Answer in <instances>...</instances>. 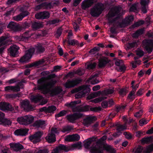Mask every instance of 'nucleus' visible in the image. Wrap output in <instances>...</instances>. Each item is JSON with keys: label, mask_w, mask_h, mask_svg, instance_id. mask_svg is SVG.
<instances>
[{"label": "nucleus", "mask_w": 153, "mask_h": 153, "mask_svg": "<svg viewBox=\"0 0 153 153\" xmlns=\"http://www.w3.org/2000/svg\"><path fill=\"white\" fill-rule=\"evenodd\" d=\"M102 109L100 107H90V111L94 112H98L101 111Z\"/></svg>", "instance_id": "obj_57"}, {"label": "nucleus", "mask_w": 153, "mask_h": 153, "mask_svg": "<svg viewBox=\"0 0 153 153\" xmlns=\"http://www.w3.org/2000/svg\"><path fill=\"white\" fill-rule=\"evenodd\" d=\"M56 148L58 149V150L60 152L63 151H64L65 152H68L70 150L68 147L62 144H59Z\"/></svg>", "instance_id": "obj_32"}, {"label": "nucleus", "mask_w": 153, "mask_h": 153, "mask_svg": "<svg viewBox=\"0 0 153 153\" xmlns=\"http://www.w3.org/2000/svg\"><path fill=\"white\" fill-rule=\"evenodd\" d=\"M137 45V42L136 41H133L128 44L127 48L128 49H131Z\"/></svg>", "instance_id": "obj_49"}, {"label": "nucleus", "mask_w": 153, "mask_h": 153, "mask_svg": "<svg viewBox=\"0 0 153 153\" xmlns=\"http://www.w3.org/2000/svg\"><path fill=\"white\" fill-rule=\"evenodd\" d=\"M56 4V3L55 2L53 3L51 2L48 3L46 2L42 3L43 8L46 9H51L53 8L55 5Z\"/></svg>", "instance_id": "obj_29"}, {"label": "nucleus", "mask_w": 153, "mask_h": 153, "mask_svg": "<svg viewBox=\"0 0 153 153\" xmlns=\"http://www.w3.org/2000/svg\"><path fill=\"white\" fill-rule=\"evenodd\" d=\"M144 48L147 52L151 53L153 50V41L151 39H146L143 41Z\"/></svg>", "instance_id": "obj_6"}, {"label": "nucleus", "mask_w": 153, "mask_h": 153, "mask_svg": "<svg viewBox=\"0 0 153 153\" xmlns=\"http://www.w3.org/2000/svg\"><path fill=\"white\" fill-rule=\"evenodd\" d=\"M81 102V101L80 100H77L72 101L70 103H67L65 104V105L68 107L74 108H75L76 105L77 104L80 103Z\"/></svg>", "instance_id": "obj_31"}, {"label": "nucleus", "mask_w": 153, "mask_h": 153, "mask_svg": "<svg viewBox=\"0 0 153 153\" xmlns=\"http://www.w3.org/2000/svg\"><path fill=\"white\" fill-rule=\"evenodd\" d=\"M139 10V9L138 8L137 4L136 3H134L132 5L129 9L130 12H137Z\"/></svg>", "instance_id": "obj_41"}, {"label": "nucleus", "mask_w": 153, "mask_h": 153, "mask_svg": "<svg viewBox=\"0 0 153 153\" xmlns=\"http://www.w3.org/2000/svg\"><path fill=\"white\" fill-rule=\"evenodd\" d=\"M34 120L33 116L26 115L24 117H19L17 119V121L21 124L27 125L31 123Z\"/></svg>", "instance_id": "obj_5"}, {"label": "nucleus", "mask_w": 153, "mask_h": 153, "mask_svg": "<svg viewBox=\"0 0 153 153\" xmlns=\"http://www.w3.org/2000/svg\"><path fill=\"white\" fill-rule=\"evenodd\" d=\"M127 93V91L126 89L125 88L121 89L119 91V94L123 96L126 95Z\"/></svg>", "instance_id": "obj_55"}, {"label": "nucleus", "mask_w": 153, "mask_h": 153, "mask_svg": "<svg viewBox=\"0 0 153 153\" xmlns=\"http://www.w3.org/2000/svg\"><path fill=\"white\" fill-rule=\"evenodd\" d=\"M73 129V128L72 126H68L63 128L62 131L63 132L69 131Z\"/></svg>", "instance_id": "obj_58"}, {"label": "nucleus", "mask_w": 153, "mask_h": 153, "mask_svg": "<svg viewBox=\"0 0 153 153\" xmlns=\"http://www.w3.org/2000/svg\"><path fill=\"white\" fill-rule=\"evenodd\" d=\"M80 138V136L78 134H73V142L78 141L79 140Z\"/></svg>", "instance_id": "obj_59"}, {"label": "nucleus", "mask_w": 153, "mask_h": 153, "mask_svg": "<svg viewBox=\"0 0 153 153\" xmlns=\"http://www.w3.org/2000/svg\"><path fill=\"white\" fill-rule=\"evenodd\" d=\"M50 16V14L48 12L45 11L36 13L35 17L38 19H44L48 18Z\"/></svg>", "instance_id": "obj_12"}, {"label": "nucleus", "mask_w": 153, "mask_h": 153, "mask_svg": "<svg viewBox=\"0 0 153 153\" xmlns=\"http://www.w3.org/2000/svg\"><path fill=\"white\" fill-rule=\"evenodd\" d=\"M90 106L89 105H85L79 108V111L80 112H86L90 110Z\"/></svg>", "instance_id": "obj_44"}, {"label": "nucleus", "mask_w": 153, "mask_h": 153, "mask_svg": "<svg viewBox=\"0 0 153 153\" xmlns=\"http://www.w3.org/2000/svg\"><path fill=\"white\" fill-rule=\"evenodd\" d=\"M28 128H20L16 129L14 133L16 136H25L28 134Z\"/></svg>", "instance_id": "obj_15"}, {"label": "nucleus", "mask_w": 153, "mask_h": 153, "mask_svg": "<svg viewBox=\"0 0 153 153\" xmlns=\"http://www.w3.org/2000/svg\"><path fill=\"white\" fill-rule=\"evenodd\" d=\"M97 64L96 62L89 63L87 65V68L88 69H94L96 66Z\"/></svg>", "instance_id": "obj_47"}, {"label": "nucleus", "mask_w": 153, "mask_h": 153, "mask_svg": "<svg viewBox=\"0 0 153 153\" xmlns=\"http://www.w3.org/2000/svg\"><path fill=\"white\" fill-rule=\"evenodd\" d=\"M48 150L47 149H44L39 150L36 153H48Z\"/></svg>", "instance_id": "obj_64"}, {"label": "nucleus", "mask_w": 153, "mask_h": 153, "mask_svg": "<svg viewBox=\"0 0 153 153\" xmlns=\"http://www.w3.org/2000/svg\"><path fill=\"white\" fill-rule=\"evenodd\" d=\"M23 18V17L22 16L20 13L14 17V20L16 21H21Z\"/></svg>", "instance_id": "obj_62"}, {"label": "nucleus", "mask_w": 153, "mask_h": 153, "mask_svg": "<svg viewBox=\"0 0 153 153\" xmlns=\"http://www.w3.org/2000/svg\"><path fill=\"white\" fill-rule=\"evenodd\" d=\"M99 67L100 68L104 67L107 64L111 62V60L106 57L100 58L99 61Z\"/></svg>", "instance_id": "obj_19"}, {"label": "nucleus", "mask_w": 153, "mask_h": 153, "mask_svg": "<svg viewBox=\"0 0 153 153\" xmlns=\"http://www.w3.org/2000/svg\"><path fill=\"white\" fill-rule=\"evenodd\" d=\"M43 62V61L41 60L36 61L26 65H25V68H30L33 67H36L42 64Z\"/></svg>", "instance_id": "obj_30"}, {"label": "nucleus", "mask_w": 153, "mask_h": 153, "mask_svg": "<svg viewBox=\"0 0 153 153\" xmlns=\"http://www.w3.org/2000/svg\"><path fill=\"white\" fill-rule=\"evenodd\" d=\"M82 81V79H73L71 80L68 79L65 83V86L66 88H70L74 87Z\"/></svg>", "instance_id": "obj_9"}, {"label": "nucleus", "mask_w": 153, "mask_h": 153, "mask_svg": "<svg viewBox=\"0 0 153 153\" xmlns=\"http://www.w3.org/2000/svg\"><path fill=\"white\" fill-rule=\"evenodd\" d=\"M106 97H102L98 98H97L93 100V101L95 103H97L102 101V100L106 99Z\"/></svg>", "instance_id": "obj_56"}, {"label": "nucleus", "mask_w": 153, "mask_h": 153, "mask_svg": "<svg viewBox=\"0 0 153 153\" xmlns=\"http://www.w3.org/2000/svg\"><path fill=\"white\" fill-rule=\"evenodd\" d=\"M114 90L112 89H108L104 90V93L105 95L111 94L114 92Z\"/></svg>", "instance_id": "obj_60"}, {"label": "nucleus", "mask_w": 153, "mask_h": 153, "mask_svg": "<svg viewBox=\"0 0 153 153\" xmlns=\"http://www.w3.org/2000/svg\"><path fill=\"white\" fill-rule=\"evenodd\" d=\"M43 134L42 132L39 131L35 132L33 135L30 136L29 139L34 144H36L41 140V138Z\"/></svg>", "instance_id": "obj_8"}, {"label": "nucleus", "mask_w": 153, "mask_h": 153, "mask_svg": "<svg viewBox=\"0 0 153 153\" xmlns=\"http://www.w3.org/2000/svg\"><path fill=\"white\" fill-rule=\"evenodd\" d=\"M144 31V30L143 29H139L133 34V36L135 38H138L140 35L143 33Z\"/></svg>", "instance_id": "obj_38"}, {"label": "nucleus", "mask_w": 153, "mask_h": 153, "mask_svg": "<svg viewBox=\"0 0 153 153\" xmlns=\"http://www.w3.org/2000/svg\"><path fill=\"white\" fill-rule=\"evenodd\" d=\"M42 97L39 95H33L31 97V101L35 103H37V102L40 101Z\"/></svg>", "instance_id": "obj_36"}, {"label": "nucleus", "mask_w": 153, "mask_h": 153, "mask_svg": "<svg viewBox=\"0 0 153 153\" xmlns=\"http://www.w3.org/2000/svg\"><path fill=\"white\" fill-rule=\"evenodd\" d=\"M91 90L90 88L87 86H84L83 90L81 91L84 96L89 93Z\"/></svg>", "instance_id": "obj_42"}, {"label": "nucleus", "mask_w": 153, "mask_h": 153, "mask_svg": "<svg viewBox=\"0 0 153 153\" xmlns=\"http://www.w3.org/2000/svg\"><path fill=\"white\" fill-rule=\"evenodd\" d=\"M7 27L14 32L21 31L22 30V28L19 25L12 22L9 23Z\"/></svg>", "instance_id": "obj_11"}, {"label": "nucleus", "mask_w": 153, "mask_h": 153, "mask_svg": "<svg viewBox=\"0 0 153 153\" xmlns=\"http://www.w3.org/2000/svg\"><path fill=\"white\" fill-rule=\"evenodd\" d=\"M96 138L94 137H92L91 138L85 140L84 142V146L86 149H88L90 146L92 142L95 140Z\"/></svg>", "instance_id": "obj_27"}, {"label": "nucleus", "mask_w": 153, "mask_h": 153, "mask_svg": "<svg viewBox=\"0 0 153 153\" xmlns=\"http://www.w3.org/2000/svg\"><path fill=\"white\" fill-rule=\"evenodd\" d=\"M67 111L66 110H64L60 111L58 114H56L55 115V117L56 118H58L60 117L64 116L66 114Z\"/></svg>", "instance_id": "obj_48"}, {"label": "nucleus", "mask_w": 153, "mask_h": 153, "mask_svg": "<svg viewBox=\"0 0 153 153\" xmlns=\"http://www.w3.org/2000/svg\"><path fill=\"white\" fill-rule=\"evenodd\" d=\"M19 49V47L16 45H14L13 46H10V48L8 49V51L10 53V56L13 57H17L18 56L19 52L18 50Z\"/></svg>", "instance_id": "obj_10"}, {"label": "nucleus", "mask_w": 153, "mask_h": 153, "mask_svg": "<svg viewBox=\"0 0 153 153\" xmlns=\"http://www.w3.org/2000/svg\"><path fill=\"white\" fill-rule=\"evenodd\" d=\"M134 19L133 16L131 15L128 16L124 21L126 25H128L129 24L130 22H132L134 20Z\"/></svg>", "instance_id": "obj_46"}, {"label": "nucleus", "mask_w": 153, "mask_h": 153, "mask_svg": "<svg viewBox=\"0 0 153 153\" xmlns=\"http://www.w3.org/2000/svg\"><path fill=\"white\" fill-rule=\"evenodd\" d=\"M61 22V20L58 19H55L50 20L48 21V23L50 25H54L58 23Z\"/></svg>", "instance_id": "obj_52"}, {"label": "nucleus", "mask_w": 153, "mask_h": 153, "mask_svg": "<svg viewBox=\"0 0 153 153\" xmlns=\"http://www.w3.org/2000/svg\"><path fill=\"white\" fill-rule=\"evenodd\" d=\"M103 149L109 153H115L116 151L111 146L106 145L103 146Z\"/></svg>", "instance_id": "obj_34"}, {"label": "nucleus", "mask_w": 153, "mask_h": 153, "mask_svg": "<svg viewBox=\"0 0 153 153\" xmlns=\"http://www.w3.org/2000/svg\"><path fill=\"white\" fill-rule=\"evenodd\" d=\"M42 27V25L40 22H34L32 25V28L34 30H36Z\"/></svg>", "instance_id": "obj_39"}, {"label": "nucleus", "mask_w": 153, "mask_h": 153, "mask_svg": "<svg viewBox=\"0 0 153 153\" xmlns=\"http://www.w3.org/2000/svg\"><path fill=\"white\" fill-rule=\"evenodd\" d=\"M100 48L98 47H95L91 49L89 51V53L91 54L94 55L96 53L100 50Z\"/></svg>", "instance_id": "obj_45"}, {"label": "nucleus", "mask_w": 153, "mask_h": 153, "mask_svg": "<svg viewBox=\"0 0 153 153\" xmlns=\"http://www.w3.org/2000/svg\"><path fill=\"white\" fill-rule=\"evenodd\" d=\"M29 31H26L23 34L22 38L23 40L27 39L30 36V34L29 33Z\"/></svg>", "instance_id": "obj_50"}, {"label": "nucleus", "mask_w": 153, "mask_h": 153, "mask_svg": "<svg viewBox=\"0 0 153 153\" xmlns=\"http://www.w3.org/2000/svg\"><path fill=\"white\" fill-rule=\"evenodd\" d=\"M55 74H51L47 77L48 79H51L50 82L47 81L46 78L42 77L38 80L37 85L36 88V89L40 91L42 93L44 94H47L51 91V88L53 87L56 83V80H53L52 79L55 77Z\"/></svg>", "instance_id": "obj_1"}, {"label": "nucleus", "mask_w": 153, "mask_h": 153, "mask_svg": "<svg viewBox=\"0 0 153 153\" xmlns=\"http://www.w3.org/2000/svg\"><path fill=\"white\" fill-rule=\"evenodd\" d=\"M153 151V144L149 146L146 149V153H149Z\"/></svg>", "instance_id": "obj_61"}, {"label": "nucleus", "mask_w": 153, "mask_h": 153, "mask_svg": "<svg viewBox=\"0 0 153 153\" xmlns=\"http://www.w3.org/2000/svg\"><path fill=\"white\" fill-rule=\"evenodd\" d=\"M0 109L3 111H13L14 108L9 103L1 102H0Z\"/></svg>", "instance_id": "obj_14"}, {"label": "nucleus", "mask_w": 153, "mask_h": 153, "mask_svg": "<svg viewBox=\"0 0 153 153\" xmlns=\"http://www.w3.org/2000/svg\"><path fill=\"white\" fill-rule=\"evenodd\" d=\"M152 137L150 136L149 137H144L142 139L141 142L142 143H151L152 142Z\"/></svg>", "instance_id": "obj_40"}, {"label": "nucleus", "mask_w": 153, "mask_h": 153, "mask_svg": "<svg viewBox=\"0 0 153 153\" xmlns=\"http://www.w3.org/2000/svg\"><path fill=\"white\" fill-rule=\"evenodd\" d=\"M56 136L55 134L52 132L48 134L47 136L45 137V139L49 143H53L56 140Z\"/></svg>", "instance_id": "obj_22"}, {"label": "nucleus", "mask_w": 153, "mask_h": 153, "mask_svg": "<svg viewBox=\"0 0 153 153\" xmlns=\"http://www.w3.org/2000/svg\"><path fill=\"white\" fill-rule=\"evenodd\" d=\"M113 127H117V130L120 131H123L126 129V127L125 125H119L118 124H113L112 126Z\"/></svg>", "instance_id": "obj_37"}, {"label": "nucleus", "mask_w": 153, "mask_h": 153, "mask_svg": "<svg viewBox=\"0 0 153 153\" xmlns=\"http://www.w3.org/2000/svg\"><path fill=\"white\" fill-rule=\"evenodd\" d=\"M149 121L146 120L145 119L143 118L139 121V123L141 126L147 123Z\"/></svg>", "instance_id": "obj_63"}, {"label": "nucleus", "mask_w": 153, "mask_h": 153, "mask_svg": "<svg viewBox=\"0 0 153 153\" xmlns=\"http://www.w3.org/2000/svg\"><path fill=\"white\" fill-rule=\"evenodd\" d=\"M94 0H84L82 3V7L83 10L88 9L94 4Z\"/></svg>", "instance_id": "obj_18"}, {"label": "nucleus", "mask_w": 153, "mask_h": 153, "mask_svg": "<svg viewBox=\"0 0 153 153\" xmlns=\"http://www.w3.org/2000/svg\"><path fill=\"white\" fill-rule=\"evenodd\" d=\"M9 145L11 149L16 152L19 151L24 148L23 146L19 143H11Z\"/></svg>", "instance_id": "obj_21"}, {"label": "nucleus", "mask_w": 153, "mask_h": 153, "mask_svg": "<svg viewBox=\"0 0 153 153\" xmlns=\"http://www.w3.org/2000/svg\"><path fill=\"white\" fill-rule=\"evenodd\" d=\"M68 40L67 41L66 40H65L64 41V42L67 41V43L70 45L74 46L77 45L79 46V43L78 41L77 40L75 39H70L68 38Z\"/></svg>", "instance_id": "obj_33"}, {"label": "nucleus", "mask_w": 153, "mask_h": 153, "mask_svg": "<svg viewBox=\"0 0 153 153\" xmlns=\"http://www.w3.org/2000/svg\"><path fill=\"white\" fill-rule=\"evenodd\" d=\"M136 54L139 58H141L144 56V52L141 49H139L136 51Z\"/></svg>", "instance_id": "obj_53"}, {"label": "nucleus", "mask_w": 153, "mask_h": 153, "mask_svg": "<svg viewBox=\"0 0 153 153\" xmlns=\"http://www.w3.org/2000/svg\"><path fill=\"white\" fill-rule=\"evenodd\" d=\"M20 103L21 108L24 110H29L31 107V106L30 104L29 101L27 100H24Z\"/></svg>", "instance_id": "obj_23"}, {"label": "nucleus", "mask_w": 153, "mask_h": 153, "mask_svg": "<svg viewBox=\"0 0 153 153\" xmlns=\"http://www.w3.org/2000/svg\"><path fill=\"white\" fill-rule=\"evenodd\" d=\"M62 89L61 88L58 87L56 88H55L52 90L51 89V91L48 93H49L51 96L53 97L54 96L57 95L59 94L62 92Z\"/></svg>", "instance_id": "obj_24"}, {"label": "nucleus", "mask_w": 153, "mask_h": 153, "mask_svg": "<svg viewBox=\"0 0 153 153\" xmlns=\"http://www.w3.org/2000/svg\"><path fill=\"white\" fill-rule=\"evenodd\" d=\"M19 11L20 12V14L23 18L27 16L29 14V12L24 7H21Z\"/></svg>", "instance_id": "obj_35"}, {"label": "nucleus", "mask_w": 153, "mask_h": 153, "mask_svg": "<svg viewBox=\"0 0 153 153\" xmlns=\"http://www.w3.org/2000/svg\"><path fill=\"white\" fill-rule=\"evenodd\" d=\"M82 114L81 113H75L67 115L66 118L70 123H74L76 120L82 117Z\"/></svg>", "instance_id": "obj_7"}, {"label": "nucleus", "mask_w": 153, "mask_h": 153, "mask_svg": "<svg viewBox=\"0 0 153 153\" xmlns=\"http://www.w3.org/2000/svg\"><path fill=\"white\" fill-rule=\"evenodd\" d=\"M4 114L0 111V125H2L6 126L10 125L11 123L10 120L4 118Z\"/></svg>", "instance_id": "obj_16"}, {"label": "nucleus", "mask_w": 153, "mask_h": 153, "mask_svg": "<svg viewBox=\"0 0 153 153\" xmlns=\"http://www.w3.org/2000/svg\"><path fill=\"white\" fill-rule=\"evenodd\" d=\"M36 52L38 53H43L45 50V49L42 43L37 44L35 46Z\"/></svg>", "instance_id": "obj_26"}, {"label": "nucleus", "mask_w": 153, "mask_h": 153, "mask_svg": "<svg viewBox=\"0 0 153 153\" xmlns=\"http://www.w3.org/2000/svg\"><path fill=\"white\" fill-rule=\"evenodd\" d=\"M95 117H90L84 119L83 121L84 125L87 127H88L93 121L94 120Z\"/></svg>", "instance_id": "obj_25"}, {"label": "nucleus", "mask_w": 153, "mask_h": 153, "mask_svg": "<svg viewBox=\"0 0 153 153\" xmlns=\"http://www.w3.org/2000/svg\"><path fill=\"white\" fill-rule=\"evenodd\" d=\"M120 11V10L119 8L116 6L114 8L113 10L109 12L107 15V17L109 23L112 24L114 23L120 18V16H117L114 19L112 18V17L118 15Z\"/></svg>", "instance_id": "obj_3"}, {"label": "nucleus", "mask_w": 153, "mask_h": 153, "mask_svg": "<svg viewBox=\"0 0 153 153\" xmlns=\"http://www.w3.org/2000/svg\"><path fill=\"white\" fill-rule=\"evenodd\" d=\"M104 4L101 2H98L91 10L90 14L94 17H98L104 10Z\"/></svg>", "instance_id": "obj_2"}, {"label": "nucleus", "mask_w": 153, "mask_h": 153, "mask_svg": "<svg viewBox=\"0 0 153 153\" xmlns=\"http://www.w3.org/2000/svg\"><path fill=\"white\" fill-rule=\"evenodd\" d=\"M71 146L73 148H77L79 149H81L82 148V143L81 142H79L73 144Z\"/></svg>", "instance_id": "obj_54"}, {"label": "nucleus", "mask_w": 153, "mask_h": 153, "mask_svg": "<svg viewBox=\"0 0 153 153\" xmlns=\"http://www.w3.org/2000/svg\"><path fill=\"white\" fill-rule=\"evenodd\" d=\"M140 1L141 5L140 10L142 13L145 14L147 12V10L148 9V5L149 0H140Z\"/></svg>", "instance_id": "obj_13"}, {"label": "nucleus", "mask_w": 153, "mask_h": 153, "mask_svg": "<svg viewBox=\"0 0 153 153\" xmlns=\"http://www.w3.org/2000/svg\"><path fill=\"white\" fill-rule=\"evenodd\" d=\"M91 153H103V150L101 149L100 146L97 147L94 146L91 148L90 150Z\"/></svg>", "instance_id": "obj_28"}, {"label": "nucleus", "mask_w": 153, "mask_h": 153, "mask_svg": "<svg viewBox=\"0 0 153 153\" xmlns=\"http://www.w3.org/2000/svg\"><path fill=\"white\" fill-rule=\"evenodd\" d=\"M7 37L5 36H2L0 37V44L2 45H6L7 43L6 42V40Z\"/></svg>", "instance_id": "obj_51"}, {"label": "nucleus", "mask_w": 153, "mask_h": 153, "mask_svg": "<svg viewBox=\"0 0 153 153\" xmlns=\"http://www.w3.org/2000/svg\"><path fill=\"white\" fill-rule=\"evenodd\" d=\"M56 109V107L54 105L48 106V107H44L40 109L41 112H44L46 113H52L53 114Z\"/></svg>", "instance_id": "obj_17"}, {"label": "nucleus", "mask_w": 153, "mask_h": 153, "mask_svg": "<svg viewBox=\"0 0 153 153\" xmlns=\"http://www.w3.org/2000/svg\"><path fill=\"white\" fill-rule=\"evenodd\" d=\"M35 52V49L32 48L26 51L25 55L22 57L19 61L20 63H27L30 59Z\"/></svg>", "instance_id": "obj_4"}, {"label": "nucleus", "mask_w": 153, "mask_h": 153, "mask_svg": "<svg viewBox=\"0 0 153 153\" xmlns=\"http://www.w3.org/2000/svg\"><path fill=\"white\" fill-rule=\"evenodd\" d=\"M33 126L36 128H41L44 129L45 126V122L43 120H37L35 121L33 123Z\"/></svg>", "instance_id": "obj_20"}, {"label": "nucleus", "mask_w": 153, "mask_h": 153, "mask_svg": "<svg viewBox=\"0 0 153 153\" xmlns=\"http://www.w3.org/2000/svg\"><path fill=\"white\" fill-rule=\"evenodd\" d=\"M143 150V147L139 145L137 148H134L133 152L134 153H141Z\"/></svg>", "instance_id": "obj_43"}]
</instances>
